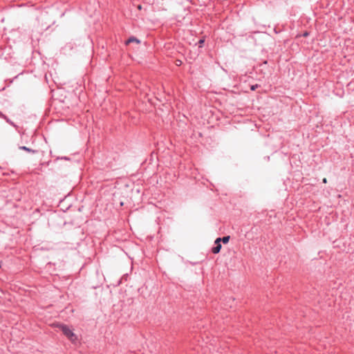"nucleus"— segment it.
<instances>
[{"mask_svg":"<svg viewBox=\"0 0 354 354\" xmlns=\"http://www.w3.org/2000/svg\"><path fill=\"white\" fill-rule=\"evenodd\" d=\"M57 326L71 342H75L77 340V335L68 326L64 324H57Z\"/></svg>","mask_w":354,"mask_h":354,"instance_id":"1","label":"nucleus"},{"mask_svg":"<svg viewBox=\"0 0 354 354\" xmlns=\"http://www.w3.org/2000/svg\"><path fill=\"white\" fill-rule=\"evenodd\" d=\"M305 37H306L308 35V33L307 32H305L304 35Z\"/></svg>","mask_w":354,"mask_h":354,"instance_id":"11","label":"nucleus"},{"mask_svg":"<svg viewBox=\"0 0 354 354\" xmlns=\"http://www.w3.org/2000/svg\"><path fill=\"white\" fill-rule=\"evenodd\" d=\"M258 87H259V85L258 84H255V85H252L250 88H251L252 91H254Z\"/></svg>","mask_w":354,"mask_h":354,"instance_id":"6","label":"nucleus"},{"mask_svg":"<svg viewBox=\"0 0 354 354\" xmlns=\"http://www.w3.org/2000/svg\"><path fill=\"white\" fill-rule=\"evenodd\" d=\"M176 64H177L178 66L180 65V64H181V61H180V60H177V61H176Z\"/></svg>","mask_w":354,"mask_h":354,"instance_id":"8","label":"nucleus"},{"mask_svg":"<svg viewBox=\"0 0 354 354\" xmlns=\"http://www.w3.org/2000/svg\"><path fill=\"white\" fill-rule=\"evenodd\" d=\"M20 149H23V150H25V151H32L31 149L27 148L26 147H21Z\"/></svg>","mask_w":354,"mask_h":354,"instance_id":"5","label":"nucleus"},{"mask_svg":"<svg viewBox=\"0 0 354 354\" xmlns=\"http://www.w3.org/2000/svg\"><path fill=\"white\" fill-rule=\"evenodd\" d=\"M132 42H135L136 44H140V41L139 39H138L136 37H130L127 41H126V44L128 45L130 43H132Z\"/></svg>","mask_w":354,"mask_h":354,"instance_id":"3","label":"nucleus"},{"mask_svg":"<svg viewBox=\"0 0 354 354\" xmlns=\"http://www.w3.org/2000/svg\"><path fill=\"white\" fill-rule=\"evenodd\" d=\"M221 241V238H217L215 240L214 243H215V244L216 245L212 249V252L214 254H218L221 251V245L220 243Z\"/></svg>","mask_w":354,"mask_h":354,"instance_id":"2","label":"nucleus"},{"mask_svg":"<svg viewBox=\"0 0 354 354\" xmlns=\"http://www.w3.org/2000/svg\"><path fill=\"white\" fill-rule=\"evenodd\" d=\"M138 10H141V9H142V6H141L140 5H139V6H138Z\"/></svg>","mask_w":354,"mask_h":354,"instance_id":"10","label":"nucleus"},{"mask_svg":"<svg viewBox=\"0 0 354 354\" xmlns=\"http://www.w3.org/2000/svg\"><path fill=\"white\" fill-rule=\"evenodd\" d=\"M221 241L223 243H227L230 241V236H223V238H221Z\"/></svg>","mask_w":354,"mask_h":354,"instance_id":"4","label":"nucleus"},{"mask_svg":"<svg viewBox=\"0 0 354 354\" xmlns=\"http://www.w3.org/2000/svg\"><path fill=\"white\" fill-rule=\"evenodd\" d=\"M323 183H327V180H326V178H324V179H323Z\"/></svg>","mask_w":354,"mask_h":354,"instance_id":"9","label":"nucleus"},{"mask_svg":"<svg viewBox=\"0 0 354 354\" xmlns=\"http://www.w3.org/2000/svg\"><path fill=\"white\" fill-rule=\"evenodd\" d=\"M203 42H204V40H203V39H201V40L199 41V46H200V47H201V46H202V45H203Z\"/></svg>","mask_w":354,"mask_h":354,"instance_id":"7","label":"nucleus"}]
</instances>
